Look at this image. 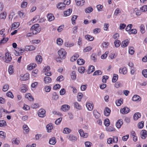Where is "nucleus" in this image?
Instances as JSON below:
<instances>
[{
    "mask_svg": "<svg viewBox=\"0 0 147 147\" xmlns=\"http://www.w3.org/2000/svg\"><path fill=\"white\" fill-rule=\"evenodd\" d=\"M58 54L61 58L64 59L66 57L67 53L64 49H61L58 51Z\"/></svg>",
    "mask_w": 147,
    "mask_h": 147,
    "instance_id": "f257e3e1",
    "label": "nucleus"
},
{
    "mask_svg": "<svg viewBox=\"0 0 147 147\" xmlns=\"http://www.w3.org/2000/svg\"><path fill=\"white\" fill-rule=\"evenodd\" d=\"M12 59L11 57V55L8 52L5 53V56L4 61L8 63L11 61Z\"/></svg>",
    "mask_w": 147,
    "mask_h": 147,
    "instance_id": "f03ea898",
    "label": "nucleus"
},
{
    "mask_svg": "<svg viewBox=\"0 0 147 147\" xmlns=\"http://www.w3.org/2000/svg\"><path fill=\"white\" fill-rule=\"evenodd\" d=\"M50 69V67L49 66L45 67V68L43 69V71L46 72L45 74V75L48 76H49L52 75L51 72L50 71L49 72Z\"/></svg>",
    "mask_w": 147,
    "mask_h": 147,
    "instance_id": "7ed1b4c3",
    "label": "nucleus"
},
{
    "mask_svg": "<svg viewBox=\"0 0 147 147\" xmlns=\"http://www.w3.org/2000/svg\"><path fill=\"white\" fill-rule=\"evenodd\" d=\"M75 1L77 5L80 7L83 6L85 3L84 0H75Z\"/></svg>",
    "mask_w": 147,
    "mask_h": 147,
    "instance_id": "20e7f679",
    "label": "nucleus"
},
{
    "mask_svg": "<svg viewBox=\"0 0 147 147\" xmlns=\"http://www.w3.org/2000/svg\"><path fill=\"white\" fill-rule=\"evenodd\" d=\"M38 115L39 117H43L45 116V111L43 109H40L38 111Z\"/></svg>",
    "mask_w": 147,
    "mask_h": 147,
    "instance_id": "39448f33",
    "label": "nucleus"
},
{
    "mask_svg": "<svg viewBox=\"0 0 147 147\" xmlns=\"http://www.w3.org/2000/svg\"><path fill=\"white\" fill-rule=\"evenodd\" d=\"M130 111L129 109L127 107H125L120 109V112L123 114L127 113Z\"/></svg>",
    "mask_w": 147,
    "mask_h": 147,
    "instance_id": "423d86ee",
    "label": "nucleus"
},
{
    "mask_svg": "<svg viewBox=\"0 0 147 147\" xmlns=\"http://www.w3.org/2000/svg\"><path fill=\"white\" fill-rule=\"evenodd\" d=\"M70 107L67 105H63L61 108V109L64 112H66L69 110Z\"/></svg>",
    "mask_w": 147,
    "mask_h": 147,
    "instance_id": "0eeeda50",
    "label": "nucleus"
},
{
    "mask_svg": "<svg viewBox=\"0 0 147 147\" xmlns=\"http://www.w3.org/2000/svg\"><path fill=\"white\" fill-rule=\"evenodd\" d=\"M129 42V41L128 39H126L123 41L121 43V47L124 48L127 46Z\"/></svg>",
    "mask_w": 147,
    "mask_h": 147,
    "instance_id": "6e6552de",
    "label": "nucleus"
},
{
    "mask_svg": "<svg viewBox=\"0 0 147 147\" xmlns=\"http://www.w3.org/2000/svg\"><path fill=\"white\" fill-rule=\"evenodd\" d=\"M20 23L19 22H15L12 24L11 28V30L15 29L17 28L19 26Z\"/></svg>",
    "mask_w": 147,
    "mask_h": 147,
    "instance_id": "1a4fd4ad",
    "label": "nucleus"
},
{
    "mask_svg": "<svg viewBox=\"0 0 147 147\" xmlns=\"http://www.w3.org/2000/svg\"><path fill=\"white\" fill-rule=\"evenodd\" d=\"M67 138L68 139L71 141H75L77 140V137L72 134L69 135Z\"/></svg>",
    "mask_w": 147,
    "mask_h": 147,
    "instance_id": "9d476101",
    "label": "nucleus"
},
{
    "mask_svg": "<svg viewBox=\"0 0 147 147\" xmlns=\"http://www.w3.org/2000/svg\"><path fill=\"white\" fill-rule=\"evenodd\" d=\"M123 124V121L122 119L119 120L117 122L116 126L118 129L120 128Z\"/></svg>",
    "mask_w": 147,
    "mask_h": 147,
    "instance_id": "9b49d317",
    "label": "nucleus"
},
{
    "mask_svg": "<svg viewBox=\"0 0 147 147\" xmlns=\"http://www.w3.org/2000/svg\"><path fill=\"white\" fill-rule=\"evenodd\" d=\"M29 78V74L28 73H26L23 76H21L20 80L22 81H25L27 80Z\"/></svg>",
    "mask_w": 147,
    "mask_h": 147,
    "instance_id": "f8f14e48",
    "label": "nucleus"
},
{
    "mask_svg": "<svg viewBox=\"0 0 147 147\" xmlns=\"http://www.w3.org/2000/svg\"><path fill=\"white\" fill-rule=\"evenodd\" d=\"M56 142V140L55 137H53L49 139V143L50 144L54 145Z\"/></svg>",
    "mask_w": 147,
    "mask_h": 147,
    "instance_id": "ddd939ff",
    "label": "nucleus"
},
{
    "mask_svg": "<svg viewBox=\"0 0 147 147\" xmlns=\"http://www.w3.org/2000/svg\"><path fill=\"white\" fill-rule=\"evenodd\" d=\"M35 60L38 63H40L42 61V57L40 55H38L36 57Z\"/></svg>",
    "mask_w": 147,
    "mask_h": 147,
    "instance_id": "4468645a",
    "label": "nucleus"
},
{
    "mask_svg": "<svg viewBox=\"0 0 147 147\" xmlns=\"http://www.w3.org/2000/svg\"><path fill=\"white\" fill-rule=\"evenodd\" d=\"M52 80L51 78L49 77L46 76L44 79V81L45 83L46 84H49L51 83V82Z\"/></svg>",
    "mask_w": 147,
    "mask_h": 147,
    "instance_id": "2eb2a0df",
    "label": "nucleus"
},
{
    "mask_svg": "<svg viewBox=\"0 0 147 147\" xmlns=\"http://www.w3.org/2000/svg\"><path fill=\"white\" fill-rule=\"evenodd\" d=\"M65 5L63 3H59L57 5V7L59 9H62L65 8Z\"/></svg>",
    "mask_w": 147,
    "mask_h": 147,
    "instance_id": "dca6fc26",
    "label": "nucleus"
},
{
    "mask_svg": "<svg viewBox=\"0 0 147 147\" xmlns=\"http://www.w3.org/2000/svg\"><path fill=\"white\" fill-rule=\"evenodd\" d=\"M132 100L134 101H140L141 100V98L137 95H134L132 98Z\"/></svg>",
    "mask_w": 147,
    "mask_h": 147,
    "instance_id": "f3484780",
    "label": "nucleus"
},
{
    "mask_svg": "<svg viewBox=\"0 0 147 147\" xmlns=\"http://www.w3.org/2000/svg\"><path fill=\"white\" fill-rule=\"evenodd\" d=\"M119 72L123 74H126L127 72V69L126 67H124L123 68H120Z\"/></svg>",
    "mask_w": 147,
    "mask_h": 147,
    "instance_id": "a211bd4d",
    "label": "nucleus"
},
{
    "mask_svg": "<svg viewBox=\"0 0 147 147\" xmlns=\"http://www.w3.org/2000/svg\"><path fill=\"white\" fill-rule=\"evenodd\" d=\"M47 132H50L51 130L53 129V126L52 125V124L51 123H49L46 126Z\"/></svg>",
    "mask_w": 147,
    "mask_h": 147,
    "instance_id": "6ab92c4d",
    "label": "nucleus"
},
{
    "mask_svg": "<svg viewBox=\"0 0 147 147\" xmlns=\"http://www.w3.org/2000/svg\"><path fill=\"white\" fill-rule=\"evenodd\" d=\"M141 137L142 139H145L147 137V131L145 130H142L141 134Z\"/></svg>",
    "mask_w": 147,
    "mask_h": 147,
    "instance_id": "aec40b11",
    "label": "nucleus"
},
{
    "mask_svg": "<svg viewBox=\"0 0 147 147\" xmlns=\"http://www.w3.org/2000/svg\"><path fill=\"white\" fill-rule=\"evenodd\" d=\"M110 109L108 107H106L104 110V114L106 116H108L109 115L110 112Z\"/></svg>",
    "mask_w": 147,
    "mask_h": 147,
    "instance_id": "412c9836",
    "label": "nucleus"
},
{
    "mask_svg": "<svg viewBox=\"0 0 147 147\" xmlns=\"http://www.w3.org/2000/svg\"><path fill=\"white\" fill-rule=\"evenodd\" d=\"M95 68L94 67L93 65H91L88 68V74H89L92 73L94 71Z\"/></svg>",
    "mask_w": 147,
    "mask_h": 147,
    "instance_id": "4be33fe9",
    "label": "nucleus"
},
{
    "mask_svg": "<svg viewBox=\"0 0 147 147\" xmlns=\"http://www.w3.org/2000/svg\"><path fill=\"white\" fill-rule=\"evenodd\" d=\"M47 17L49 21H51L55 19V17L52 13L48 14L47 15Z\"/></svg>",
    "mask_w": 147,
    "mask_h": 147,
    "instance_id": "5701e85b",
    "label": "nucleus"
},
{
    "mask_svg": "<svg viewBox=\"0 0 147 147\" xmlns=\"http://www.w3.org/2000/svg\"><path fill=\"white\" fill-rule=\"evenodd\" d=\"M39 18V16L38 15L36 16L30 22V23H33V22H36L38 20Z\"/></svg>",
    "mask_w": 147,
    "mask_h": 147,
    "instance_id": "b1692460",
    "label": "nucleus"
},
{
    "mask_svg": "<svg viewBox=\"0 0 147 147\" xmlns=\"http://www.w3.org/2000/svg\"><path fill=\"white\" fill-rule=\"evenodd\" d=\"M141 116V114L139 113H135L133 116V118L134 120H136Z\"/></svg>",
    "mask_w": 147,
    "mask_h": 147,
    "instance_id": "393cba45",
    "label": "nucleus"
},
{
    "mask_svg": "<svg viewBox=\"0 0 147 147\" xmlns=\"http://www.w3.org/2000/svg\"><path fill=\"white\" fill-rule=\"evenodd\" d=\"M85 38L87 40L90 41H93L94 38L93 36L89 35H86Z\"/></svg>",
    "mask_w": 147,
    "mask_h": 147,
    "instance_id": "a878e982",
    "label": "nucleus"
},
{
    "mask_svg": "<svg viewBox=\"0 0 147 147\" xmlns=\"http://www.w3.org/2000/svg\"><path fill=\"white\" fill-rule=\"evenodd\" d=\"M86 106L89 111H91L93 109V105L90 103H87Z\"/></svg>",
    "mask_w": 147,
    "mask_h": 147,
    "instance_id": "bb28decb",
    "label": "nucleus"
},
{
    "mask_svg": "<svg viewBox=\"0 0 147 147\" xmlns=\"http://www.w3.org/2000/svg\"><path fill=\"white\" fill-rule=\"evenodd\" d=\"M71 131V130L67 127H65L64 129L63 133L64 134H69Z\"/></svg>",
    "mask_w": 147,
    "mask_h": 147,
    "instance_id": "cd10ccee",
    "label": "nucleus"
},
{
    "mask_svg": "<svg viewBox=\"0 0 147 147\" xmlns=\"http://www.w3.org/2000/svg\"><path fill=\"white\" fill-rule=\"evenodd\" d=\"M72 11V9H68L66 11H64V15L65 16H68L70 15Z\"/></svg>",
    "mask_w": 147,
    "mask_h": 147,
    "instance_id": "c85d7f7f",
    "label": "nucleus"
},
{
    "mask_svg": "<svg viewBox=\"0 0 147 147\" xmlns=\"http://www.w3.org/2000/svg\"><path fill=\"white\" fill-rule=\"evenodd\" d=\"M85 67L82 66L79 67L78 70V72L81 74L84 73L85 71Z\"/></svg>",
    "mask_w": 147,
    "mask_h": 147,
    "instance_id": "c756f323",
    "label": "nucleus"
},
{
    "mask_svg": "<svg viewBox=\"0 0 147 147\" xmlns=\"http://www.w3.org/2000/svg\"><path fill=\"white\" fill-rule=\"evenodd\" d=\"M71 79L73 80H75L76 78V72L75 71H73L72 72L71 75Z\"/></svg>",
    "mask_w": 147,
    "mask_h": 147,
    "instance_id": "7c9ffc66",
    "label": "nucleus"
},
{
    "mask_svg": "<svg viewBox=\"0 0 147 147\" xmlns=\"http://www.w3.org/2000/svg\"><path fill=\"white\" fill-rule=\"evenodd\" d=\"M39 25L38 24H35L32 25L30 28V30H33V29L35 30L37 29L38 28H40L39 27Z\"/></svg>",
    "mask_w": 147,
    "mask_h": 147,
    "instance_id": "2f4dec72",
    "label": "nucleus"
},
{
    "mask_svg": "<svg viewBox=\"0 0 147 147\" xmlns=\"http://www.w3.org/2000/svg\"><path fill=\"white\" fill-rule=\"evenodd\" d=\"M93 10V8L91 7H88L85 10V12L86 13H90Z\"/></svg>",
    "mask_w": 147,
    "mask_h": 147,
    "instance_id": "473e14b6",
    "label": "nucleus"
},
{
    "mask_svg": "<svg viewBox=\"0 0 147 147\" xmlns=\"http://www.w3.org/2000/svg\"><path fill=\"white\" fill-rule=\"evenodd\" d=\"M118 76L117 74H114L112 79V82L114 83L116 82L118 79Z\"/></svg>",
    "mask_w": 147,
    "mask_h": 147,
    "instance_id": "72a5a7b5",
    "label": "nucleus"
},
{
    "mask_svg": "<svg viewBox=\"0 0 147 147\" xmlns=\"http://www.w3.org/2000/svg\"><path fill=\"white\" fill-rule=\"evenodd\" d=\"M93 114L96 119H98L100 116V114L96 111H94L93 112Z\"/></svg>",
    "mask_w": 147,
    "mask_h": 147,
    "instance_id": "f704fd0d",
    "label": "nucleus"
},
{
    "mask_svg": "<svg viewBox=\"0 0 147 147\" xmlns=\"http://www.w3.org/2000/svg\"><path fill=\"white\" fill-rule=\"evenodd\" d=\"M52 95V98L53 100H57L59 98V96L55 92H54L53 94Z\"/></svg>",
    "mask_w": 147,
    "mask_h": 147,
    "instance_id": "c9c22d12",
    "label": "nucleus"
},
{
    "mask_svg": "<svg viewBox=\"0 0 147 147\" xmlns=\"http://www.w3.org/2000/svg\"><path fill=\"white\" fill-rule=\"evenodd\" d=\"M23 129L24 131V133H27L29 131V128L27 125H24L23 127Z\"/></svg>",
    "mask_w": 147,
    "mask_h": 147,
    "instance_id": "e433bc0d",
    "label": "nucleus"
},
{
    "mask_svg": "<svg viewBox=\"0 0 147 147\" xmlns=\"http://www.w3.org/2000/svg\"><path fill=\"white\" fill-rule=\"evenodd\" d=\"M74 107L76 109H81V106L77 102H75L74 103Z\"/></svg>",
    "mask_w": 147,
    "mask_h": 147,
    "instance_id": "4c0bfd02",
    "label": "nucleus"
},
{
    "mask_svg": "<svg viewBox=\"0 0 147 147\" xmlns=\"http://www.w3.org/2000/svg\"><path fill=\"white\" fill-rule=\"evenodd\" d=\"M115 46L117 47H118L121 44V42L118 40H116L114 42Z\"/></svg>",
    "mask_w": 147,
    "mask_h": 147,
    "instance_id": "58836bf2",
    "label": "nucleus"
},
{
    "mask_svg": "<svg viewBox=\"0 0 147 147\" xmlns=\"http://www.w3.org/2000/svg\"><path fill=\"white\" fill-rule=\"evenodd\" d=\"M33 34H36L39 32L41 31V28H38L37 29L32 30Z\"/></svg>",
    "mask_w": 147,
    "mask_h": 147,
    "instance_id": "ea45409f",
    "label": "nucleus"
},
{
    "mask_svg": "<svg viewBox=\"0 0 147 147\" xmlns=\"http://www.w3.org/2000/svg\"><path fill=\"white\" fill-rule=\"evenodd\" d=\"M6 125V121L4 120L0 121V127H2Z\"/></svg>",
    "mask_w": 147,
    "mask_h": 147,
    "instance_id": "a19ab883",
    "label": "nucleus"
},
{
    "mask_svg": "<svg viewBox=\"0 0 147 147\" xmlns=\"http://www.w3.org/2000/svg\"><path fill=\"white\" fill-rule=\"evenodd\" d=\"M140 11L142 12H145L147 11V5H144L143 6L140 8Z\"/></svg>",
    "mask_w": 147,
    "mask_h": 147,
    "instance_id": "79ce46f5",
    "label": "nucleus"
},
{
    "mask_svg": "<svg viewBox=\"0 0 147 147\" xmlns=\"http://www.w3.org/2000/svg\"><path fill=\"white\" fill-rule=\"evenodd\" d=\"M134 49L133 47H129V52L130 54L132 55L134 53Z\"/></svg>",
    "mask_w": 147,
    "mask_h": 147,
    "instance_id": "37998d69",
    "label": "nucleus"
},
{
    "mask_svg": "<svg viewBox=\"0 0 147 147\" xmlns=\"http://www.w3.org/2000/svg\"><path fill=\"white\" fill-rule=\"evenodd\" d=\"M84 62V60L82 59H78L77 60L78 64L79 65L83 64Z\"/></svg>",
    "mask_w": 147,
    "mask_h": 147,
    "instance_id": "c03bdc74",
    "label": "nucleus"
},
{
    "mask_svg": "<svg viewBox=\"0 0 147 147\" xmlns=\"http://www.w3.org/2000/svg\"><path fill=\"white\" fill-rule=\"evenodd\" d=\"M102 74V71L100 70H98L97 71H95L93 75V76H96V75H101Z\"/></svg>",
    "mask_w": 147,
    "mask_h": 147,
    "instance_id": "a18cd8bd",
    "label": "nucleus"
},
{
    "mask_svg": "<svg viewBox=\"0 0 147 147\" xmlns=\"http://www.w3.org/2000/svg\"><path fill=\"white\" fill-rule=\"evenodd\" d=\"M6 13L5 12H3L0 14V18L5 19L6 18Z\"/></svg>",
    "mask_w": 147,
    "mask_h": 147,
    "instance_id": "49530a36",
    "label": "nucleus"
},
{
    "mask_svg": "<svg viewBox=\"0 0 147 147\" xmlns=\"http://www.w3.org/2000/svg\"><path fill=\"white\" fill-rule=\"evenodd\" d=\"M92 49V47L90 46L87 47L84 49L83 51L84 52H86L90 51Z\"/></svg>",
    "mask_w": 147,
    "mask_h": 147,
    "instance_id": "de8ad7c7",
    "label": "nucleus"
},
{
    "mask_svg": "<svg viewBox=\"0 0 147 147\" xmlns=\"http://www.w3.org/2000/svg\"><path fill=\"white\" fill-rule=\"evenodd\" d=\"M13 66L12 65L9 66V67L8 71L10 74H12L13 72Z\"/></svg>",
    "mask_w": 147,
    "mask_h": 147,
    "instance_id": "09e8293b",
    "label": "nucleus"
},
{
    "mask_svg": "<svg viewBox=\"0 0 147 147\" xmlns=\"http://www.w3.org/2000/svg\"><path fill=\"white\" fill-rule=\"evenodd\" d=\"M78 16L74 15L71 18L72 22L73 24H74L75 23V21L76 20L77 17Z\"/></svg>",
    "mask_w": 147,
    "mask_h": 147,
    "instance_id": "8fccbe9b",
    "label": "nucleus"
},
{
    "mask_svg": "<svg viewBox=\"0 0 147 147\" xmlns=\"http://www.w3.org/2000/svg\"><path fill=\"white\" fill-rule=\"evenodd\" d=\"M65 45L67 47H70L74 45V43H70L67 42H66L65 43Z\"/></svg>",
    "mask_w": 147,
    "mask_h": 147,
    "instance_id": "3c124183",
    "label": "nucleus"
},
{
    "mask_svg": "<svg viewBox=\"0 0 147 147\" xmlns=\"http://www.w3.org/2000/svg\"><path fill=\"white\" fill-rule=\"evenodd\" d=\"M63 43V40L60 38H58L57 39V43L59 45H61Z\"/></svg>",
    "mask_w": 147,
    "mask_h": 147,
    "instance_id": "603ef678",
    "label": "nucleus"
},
{
    "mask_svg": "<svg viewBox=\"0 0 147 147\" xmlns=\"http://www.w3.org/2000/svg\"><path fill=\"white\" fill-rule=\"evenodd\" d=\"M8 40V38H3V39L0 41V44H1L7 42Z\"/></svg>",
    "mask_w": 147,
    "mask_h": 147,
    "instance_id": "864d4df0",
    "label": "nucleus"
},
{
    "mask_svg": "<svg viewBox=\"0 0 147 147\" xmlns=\"http://www.w3.org/2000/svg\"><path fill=\"white\" fill-rule=\"evenodd\" d=\"M104 123L106 126H108L110 125V122L108 119H105L104 121Z\"/></svg>",
    "mask_w": 147,
    "mask_h": 147,
    "instance_id": "5fc2aeb1",
    "label": "nucleus"
},
{
    "mask_svg": "<svg viewBox=\"0 0 147 147\" xmlns=\"http://www.w3.org/2000/svg\"><path fill=\"white\" fill-rule=\"evenodd\" d=\"M83 94H82L81 93H78V95L77 96V98H78V101H80L81 100V99L83 97Z\"/></svg>",
    "mask_w": 147,
    "mask_h": 147,
    "instance_id": "6e6d98bb",
    "label": "nucleus"
},
{
    "mask_svg": "<svg viewBox=\"0 0 147 147\" xmlns=\"http://www.w3.org/2000/svg\"><path fill=\"white\" fill-rule=\"evenodd\" d=\"M144 122L143 121L139 123L138 125V127L140 129L142 128L144 126Z\"/></svg>",
    "mask_w": 147,
    "mask_h": 147,
    "instance_id": "4d7b16f0",
    "label": "nucleus"
},
{
    "mask_svg": "<svg viewBox=\"0 0 147 147\" xmlns=\"http://www.w3.org/2000/svg\"><path fill=\"white\" fill-rule=\"evenodd\" d=\"M137 33V30L134 29H133L131 30L128 33L129 34H136Z\"/></svg>",
    "mask_w": 147,
    "mask_h": 147,
    "instance_id": "13d9d810",
    "label": "nucleus"
},
{
    "mask_svg": "<svg viewBox=\"0 0 147 147\" xmlns=\"http://www.w3.org/2000/svg\"><path fill=\"white\" fill-rule=\"evenodd\" d=\"M51 88L49 86H46L45 87V90L46 92H49L51 90Z\"/></svg>",
    "mask_w": 147,
    "mask_h": 147,
    "instance_id": "bf43d9fd",
    "label": "nucleus"
},
{
    "mask_svg": "<svg viewBox=\"0 0 147 147\" xmlns=\"http://www.w3.org/2000/svg\"><path fill=\"white\" fill-rule=\"evenodd\" d=\"M64 80V78L63 76L61 75L58 77L57 79V80L59 82H61Z\"/></svg>",
    "mask_w": 147,
    "mask_h": 147,
    "instance_id": "052dcab7",
    "label": "nucleus"
},
{
    "mask_svg": "<svg viewBox=\"0 0 147 147\" xmlns=\"http://www.w3.org/2000/svg\"><path fill=\"white\" fill-rule=\"evenodd\" d=\"M121 12V10L119 8H117L115 10L114 14L115 16H117L119 13Z\"/></svg>",
    "mask_w": 147,
    "mask_h": 147,
    "instance_id": "680f3d73",
    "label": "nucleus"
},
{
    "mask_svg": "<svg viewBox=\"0 0 147 147\" xmlns=\"http://www.w3.org/2000/svg\"><path fill=\"white\" fill-rule=\"evenodd\" d=\"M109 78V77L107 76H103L102 77V81L104 83H105L106 82V81L107 79Z\"/></svg>",
    "mask_w": 147,
    "mask_h": 147,
    "instance_id": "e2e57ef3",
    "label": "nucleus"
},
{
    "mask_svg": "<svg viewBox=\"0 0 147 147\" xmlns=\"http://www.w3.org/2000/svg\"><path fill=\"white\" fill-rule=\"evenodd\" d=\"M27 5V3L26 2L24 1L21 4V7L22 8H26Z\"/></svg>",
    "mask_w": 147,
    "mask_h": 147,
    "instance_id": "0e129e2a",
    "label": "nucleus"
},
{
    "mask_svg": "<svg viewBox=\"0 0 147 147\" xmlns=\"http://www.w3.org/2000/svg\"><path fill=\"white\" fill-rule=\"evenodd\" d=\"M96 55L95 53L92 54L91 56V59L94 61L96 59Z\"/></svg>",
    "mask_w": 147,
    "mask_h": 147,
    "instance_id": "69168bd1",
    "label": "nucleus"
},
{
    "mask_svg": "<svg viewBox=\"0 0 147 147\" xmlns=\"http://www.w3.org/2000/svg\"><path fill=\"white\" fill-rule=\"evenodd\" d=\"M85 144L86 147H90L92 145V143L90 142L87 141L85 142Z\"/></svg>",
    "mask_w": 147,
    "mask_h": 147,
    "instance_id": "338daca9",
    "label": "nucleus"
},
{
    "mask_svg": "<svg viewBox=\"0 0 147 147\" xmlns=\"http://www.w3.org/2000/svg\"><path fill=\"white\" fill-rule=\"evenodd\" d=\"M142 74L145 77H147V69L143 70L142 71Z\"/></svg>",
    "mask_w": 147,
    "mask_h": 147,
    "instance_id": "774afa93",
    "label": "nucleus"
}]
</instances>
